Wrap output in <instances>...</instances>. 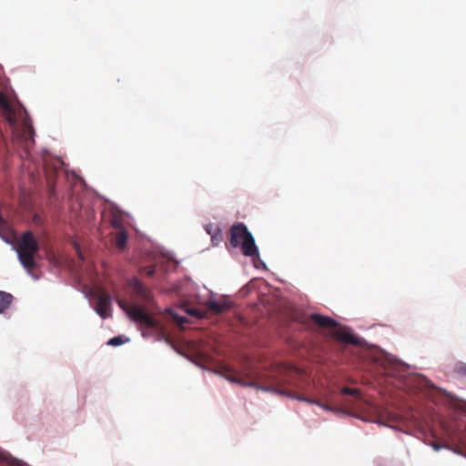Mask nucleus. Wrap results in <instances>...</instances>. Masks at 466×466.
Masks as SVG:
<instances>
[{"mask_svg":"<svg viewBox=\"0 0 466 466\" xmlns=\"http://www.w3.org/2000/svg\"><path fill=\"white\" fill-rule=\"evenodd\" d=\"M40 247L32 231L24 232L17 240L16 253L22 266L28 271H32L36 263L35 257Z\"/></svg>","mask_w":466,"mask_h":466,"instance_id":"nucleus-1","label":"nucleus"},{"mask_svg":"<svg viewBox=\"0 0 466 466\" xmlns=\"http://www.w3.org/2000/svg\"><path fill=\"white\" fill-rule=\"evenodd\" d=\"M229 243L233 248H241L243 255L258 258V248L252 234L242 222L236 223L229 229Z\"/></svg>","mask_w":466,"mask_h":466,"instance_id":"nucleus-2","label":"nucleus"},{"mask_svg":"<svg viewBox=\"0 0 466 466\" xmlns=\"http://www.w3.org/2000/svg\"><path fill=\"white\" fill-rule=\"evenodd\" d=\"M117 304L135 322L149 329L157 328V321L148 313H147L141 306L134 303L129 304L123 299H118Z\"/></svg>","mask_w":466,"mask_h":466,"instance_id":"nucleus-3","label":"nucleus"},{"mask_svg":"<svg viewBox=\"0 0 466 466\" xmlns=\"http://www.w3.org/2000/svg\"><path fill=\"white\" fill-rule=\"evenodd\" d=\"M0 108L2 115L8 122V124L14 127L17 124V117L20 116L22 110L25 111L22 106L15 108L7 99V97L0 92Z\"/></svg>","mask_w":466,"mask_h":466,"instance_id":"nucleus-4","label":"nucleus"},{"mask_svg":"<svg viewBox=\"0 0 466 466\" xmlns=\"http://www.w3.org/2000/svg\"><path fill=\"white\" fill-rule=\"evenodd\" d=\"M128 286L132 292L142 301L150 303L152 300V291L145 286L138 279L133 278L128 281Z\"/></svg>","mask_w":466,"mask_h":466,"instance_id":"nucleus-5","label":"nucleus"},{"mask_svg":"<svg viewBox=\"0 0 466 466\" xmlns=\"http://www.w3.org/2000/svg\"><path fill=\"white\" fill-rule=\"evenodd\" d=\"M332 336L336 339H338L341 342L347 343V344H352V345L359 344V339L357 336H355L353 333H351L347 328L339 327L338 324L332 331Z\"/></svg>","mask_w":466,"mask_h":466,"instance_id":"nucleus-6","label":"nucleus"},{"mask_svg":"<svg viewBox=\"0 0 466 466\" xmlns=\"http://www.w3.org/2000/svg\"><path fill=\"white\" fill-rule=\"evenodd\" d=\"M111 298L108 293L101 291L97 296L96 310L103 319L107 318L110 310Z\"/></svg>","mask_w":466,"mask_h":466,"instance_id":"nucleus-7","label":"nucleus"},{"mask_svg":"<svg viewBox=\"0 0 466 466\" xmlns=\"http://www.w3.org/2000/svg\"><path fill=\"white\" fill-rule=\"evenodd\" d=\"M206 305L212 313L222 314L228 311L232 308L233 304L228 299L223 298L219 300L209 299Z\"/></svg>","mask_w":466,"mask_h":466,"instance_id":"nucleus-8","label":"nucleus"},{"mask_svg":"<svg viewBox=\"0 0 466 466\" xmlns=\"http://www.w3.org/2000/svg\"><path fill=\"white\" fill-rule=\"evenodd\" d=\"M311 321L318 325L319 327L329 329L331 332L337 326V321L333 319L326 316H322L320 314L314 313L310 316Z\"/></svg>","mask_w":466,"mask_h":466,"instance_id":"nucleus-9","label":"nucleus"},{"mask_svg":"<svg viewBox=\"0 0 466 466\" xmlns=\"http://www.w3.org/2000/svg\"><path fill=\"white\" fill-rule=\"evenodd\" d=\"M127 238H128V233L125 228H123L121 229L115 230V232L113 233V239H114L115 245L119 249L126 248Z\"/></svg>","mask_w":466,"mask_h":466,"instance_id":"nucleus-10","label":"nucleus"},{"mask_svg":"<svg viewBox=\"0 0 466 466\" xmlns=\"http://www.w3.org/2000/svg\"><path fill=\"white\" fill-rule=\"evenodd\" d=\"M13 296L10 293L0 291V313L5 312L12 303Z\"/></svg>","mask_w":466,"mask_h":466,"instance_id":"nucleus-11","label":"nucleus"},{"mask_svg":"<svg viewBox=\"0 0 466 466\" xmlns=\"http://www.w3.org/2000/svg\"><path fill=\"white\" fill-rule=\"evenodd\" d=\"M110 224L115 230L121 229L124 227L122 215L119 212H113Z\"/></svg>","mask_w":466,"mask_h":466,"instance_id":"nucleus-12","label":"nucleus"},{"mask_svg":"<svg viewBox=\"0 0 466 466\" xmlns=\"http://www.w3.org/2000/svg\"><path fill=\"white\" fill-rule=\"evenodd\" d=\"M341 392L345 395H350V396H354L357 398H359L360 395V392L358 389H353V388H350V387H344L341 390Z\"/></svg>","mask_w":466,"mask_h":466,"instance_id":"nucleus-13","label":"nucleus"},{"mask_svg":"<svg viewBox=\"0 0 466 466\" xmlns=\"http://www.w3.org/2000/svg\"><path fill=\"white\" fill-rule=\"evenodd\" d=\"M455 371L456 373H458L459 375H461V376H465L466 377V364L464 363H460L456 366L455 368Z\"/></svg>","mask_w":466,"mask_h":466,"instance_id":"nucleus-14","label":"nucleus"},{"mask_svg":"<svg viewBox=\"0 0 466 466\" xmlns=\"http://www.w3.org/2000/svg\"><path fill=\"white\" fill-rule=\"evenodd\" d=\"M123 343V339L121 337H114L109 341L108 344L111 346H119Z\"/></svg>","mask_w":466,"mask_h":466,"instance_id":"nucleus-15","label":"nucleus"},{"mask_svg":"<svg viewBox=\"0 0 466 466\" xmlns=\"http://www.w3.org/2000/svg\"><path fill=\"white\" fill-rule=\"evenodd\" d=\"M143 271L145 272V274L147 276L152 277V276H154V274L156 272V267L155 266L146 267L143 268Z\"/></svg>","mask_w":466,"mask_h":466,"instance_id":"nucleus-16","label":"nucleus"},{"mask_svg":"<svg viewBox=\"0 0 466 466\" xmlns=\"http://www.w3.org/2000/svg\"><path fill=\"white\" fill-rule=\"evenodd\" d=\"M262 389L265 390L276 391V392H278L279 394H287V392L285 390H279V386H271L269 388H262Z\"/></svg>","mask_w":466,"mask_h":466,"instance_id":"nucleus-17","label":"nucleus"},{"mask_svg":"<svg viewBox=\"0 0 466 466\" xmlns=\"http://www.w3.org/2000/svg\"><path fill=\"white\" fill-rule=\"evenodd\" d=\"M25 125L26 128L28 129L30 137H32V135L34 133L33 127L31 126H28L26 122L25 123Z\"/></svg>","mask_w":466,"mask_h":466,"instance_id":"nucleus-18","label":"nucleus"},{"mask_svg":"<svg viewBox=\"0 0 466 466\" xmlns=\"http://www.w3.org/2000/svg\"><path fill=\"white\" fill-rule=\"evenodd\" d=\"M190 314L196 316L197 315V311L196 310L190 311Z\"/></svg>","mask_w":466,"mask_h":466,"instance_id":"nucleus-19","label":"nucleus"},{"mask_svg":"<svg viewBox=\"0 0 466 466\" xmlns=\"http://www.w3.org/2000/svg\"><path fill=\"white\" fill-rule=\"evenodd\" d=\"M303 400H306L308 402H313L312 400H309V399H303Z\"/></svg>","mask_w":466,"mask_h":466,"instance_id":"nucleus-20","label":"nucleus"},{"mask_svg":"<svg viewBox=\"0 0 466 466\" xmlns=\"http://www.w3.org/2000/svg\"><path fill=\"white\" fill-rule=\"evenodd\" d=\"M433 447H434L435 450H439L440 449V447L438 445H434Z\"/></svg>","mask_w":466,"mask_h":466,"instance_id":"nucleus-21","label":"nucleus"}]
</instances>
